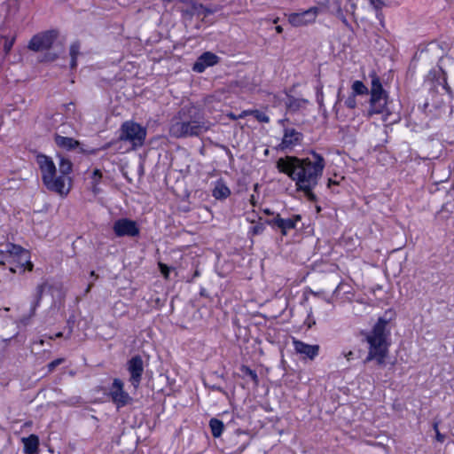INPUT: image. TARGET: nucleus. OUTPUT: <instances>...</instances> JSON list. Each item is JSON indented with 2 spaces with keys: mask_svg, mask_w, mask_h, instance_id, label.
I'll use <instances>...</instances> for the list:
<instances>
[{
  "mask_svg": "<svg viewBox=\"0 0 454 454\" xmlns=\"http://www.w3.org/2000/svg\"><path fill=\"white\" fill-rule=\"evenodd\" d=\"M199 276H200V271L198 270H196L194 274H193V278H196V277H199Z\"/></svg>",
  "mask_w": 454,
  "mask_h": 454,
  "instance_id": "49",
  "label": "nucleus"
},
{
  "mask_svg": "<svg viewBox=\"0 0 454 454\" xmlns=\"http://www.w3.org/2000/svg\"><path fill=\"white\" fill-rule=\"evenodd\" d=\"M250 201L253 205H254V195H251Z\"/></svg>",
  "mask_w": 454,
  "mask_h": 454,
  "instance_id": "50",
  "label": "nucleus"
},
{
  "mask_svg": "<svg viewBox=\"0 0 454 454\" xmlns=\"http://www.w3.org/2000/svg\"><path fill=\"white\" fill-rule=\"evenodd\" d=\"M293 344L296 353L304 355L306 357L311 360H313L318 355V345H309L294 338L293 339Z\"/></svg>",
  "mask_w": 454,
  "mask_h": 454,
  "instance_id": "17",
  "label": "nucleus"
},
{
  "mask_svg": "<svg viewBox=\"0 0 454 454\" xmlns=\"http://www.w3.org/2000/svg\"><path fill=\"white\" fill-rule=\"evenodd\" d=\"M339 17L340 18L341 21L343 22V24L350 28V24L348 23V21L347 20L346 17L342 14L341 11L340 10L339 11Z\"/></svg>",
  "mask_w": 454,
  "mask_h": 454,
  "instance_id": "38",
  "label": "nucleus"
},
{
  "mask_svg": "<svg viewBox=\"0 0 454 454\" xmlns=\"http://www.w3.org/2000/svg\"><path fill=\"white\" fill-rule=\"evenodd\" d=\"M291 219H294L296 223L298 221H301V217L300 215H295Z\"/></svg>",
  "mask_w": 454,
  "mask_h": 454,
  "instance_id": "43",
  "label": "nucleus"
},
{
  "mask_svg": "<svg viewBox=\"0 0 454 454\" xmlns=\"http://www.w3.org/2000/svg\"><path fill=\"white\" fill-rule=\"evenodd\" d=\"M371 4L376 8L380 9L385 5V0H370Z\"/></svg>",
  "mask_w": 454,
  "mask_h": 454,
  "instance_id": "37",
  "label": "nucleus"
},
{
  "mask_svg": "<svg viewBox=\"0 0 454 454\" xmlns=\"http://www.w3.org/2000/svg\"><path fill=\"white\" fill-rule=\"evenodd\" d=\"M264 213L267 215H272L273 213L270 209H264Z\"/></svg>",
  "mask_w": 454,
  "mask_h": 454,
  "instance_id": "51",
  "label": "nucleus"
},
{
  "mask_svg": "<svg viewBox=\"0 0 454 454\" xmlns=\"http://www.w3.org/2000/svg\"><path fill=\"white\" fill-rule=\"evenodd\" d=\"M91 190L94 194H98L100 192L98 184L91 183Z\"/></svg>",
  "mask_w": 454,
  "mask_h": 454,
  "instance_id": "39",
  "label": "nucleus"
},
{
  "mask_svg": "<svg viewBox=\"0 0 454 454\" xmlns=\"http://www.w3.org/2000/svg\"><path fill=\"white\" fill-rule=\"evenodd\" d=\"M36 162L42 173V180L46 188L61 196L67 195L70 191V177L64 176H56V166L51 158L38 154Z\"/></svg>",
  "mask_w": 454,
  "mask_h": 454,
  "instance_id": "4",
  "label": "nucleus"
},
{
  "mask_svg": "<svg viewBox=\"0 0 454 454\" xmlns=\"http://www.w3.org/2000/svg\"><path fill=\"white\" fill-rule=\"evenodd\" d=\"M266 223L277 227L280 230L282 235L286 236L287 231L295 228V220L294 219H284L281 218L279 214H277L272 219H269L265 221Z\"/></svg>",
  "mask_w": 454,
  "mask_h": 454,
  "instance_id": "18",
  "label": "nucleus"
},
{
  "mask_svg": "<svg viewBox=\"0 0 454 454\" xmlns=\"http://www.w3.org/2000/svg\"><path fill=\"white\" fill-rule=\"evenodd\" d=\"M354 353L352 351H348L344 354V356L347 358L348 361H350L353 359Z\"/></svg>",
  "mask_w": 454,
  "mask_h": 454,
  "instance_id": "41",
  "label": "nucleus"
},
{
  "mask_svg": "<svg viewBox=\"0 0 454 454\" xmlns=\"http://www.w3.org/2000/svg\"><path fill=\"white\" fill-rule=\"evenodd\" d=\"M58 37L56 30H48L41 34L35 35L29 42L28 48L34 51H43L50 50L51 47L54 49L58 47L54 44Z\"/></svg>",
  "mask_w": 454,
  "mask_h": 454,
  "instance_id": "7",
  "label": "nucleus"
},
{
  "mask_svg": "<svg viewBox=\"0 0 454 454\" xmlns=\"http://www.w3.org/2000/svg\"><path fill=\"white\" fill-rule=\"evenodd\" d=\"M127 370L129 372V382L135 389H137L144 373V362L139 355L132 356L127 363Z\"/></svg>",
  "mask_w": 454,
  "mask_h": 454,
  "instance_id": "11",
  "label": "nucleus"
},
{
  "mask_svg": "<svg viewBox=\"0 0 454 454\" xmlns=\"http://www.w3.org/2000/svg\"><path fill=\"white\" fill-rule=\"evenodd\" d=\"M80 54V43L78 42H75L71 44L70 46V67L72 69L75 68L77 66V57Z\"/></svg>",
  "mask_w": 454,
  "mask_h": 454,
  "instance_id": "27",
  "label": "nucleus"
},
{
  "mask_svg": "<svg viewBox=\"0 0 454 454\" xmlns=\"http://www.w3.org/2000/svg\"><path fill=\"white\" fill-rule=\"evenodd\" d=\"M24 443V452L26 454H36L39 449V437L35 434H30L28 437L22 438Z\"/></svg>",
  "mask_w": 454,
  "mask_h": 454,
  "instance_id": "19",
  "label": "nucleus"
},
{
  "mask_svg": "<svg viewBox=\"0 0 454 454\" xmlns=\"http://www.w3.org/2000/svg\"><path fill=\"white\" fill-rule=\"evenodd\" d=\"M308 103V100L302 98H295L293 96H287L286 106L289 111L296 112Z\"/></svg>",
  "mask_w": 454,
  "mask_h": 454,
  "instance_id": "22",
  "label": "nucleus"
},
{
  "mask_svg": "<svg viewBox=\"0 0 454 454\" xmlns=\"http://www.w3.org/2000/svg\"><path fill=\"white\" fill-rule=\"evenodd\" d=\"M92 286H93V283L89 284V286H87V288L85 290V293H89L90 291Z\"/></svg>",
  "mask_w": 454,
  "mask_h": 454,
  "instance_id": "47",
  "label": "nucleus"
},
{
  "mask_svg": "<svg viewBox=\"0 0 454 454\" xmlns=\"http://www.w3.org/2000/svg\"><path fill=\"white\" fill-rule=\"evenodd\" d=\"M275 29L278 34H281L283 32V27L281 26H277Z\"/></svg>",
  "mask_w": 454,
  "mask_h": 454,
  "instance_id": "44",
  "label": "nucleus"
},
{
  "mask_svg": "<svg viewBox=\"0 0 454 454\" xmlns=\"http://www.w3.org/2000/svg\"><path fill=\"white\" fill-rule=\"evenodd\" d=\"M317 13V8H310L302 12H293L288 16V21L294 27L305 26L316 20Z\"/></svg>",
  "mask_w": 454,
  "mask_h": 454,
  "instance_id": "14",
  "label": "nucleus"
},
{
  "mask_svg": "<svg viewBox=\"0 0 454 454\" xmlns=\"http://www.w3.org/2000/svg\"><path fill=\"white\" fill-rule=\"evenodd\" d=\"M353 95H366L369 92L368 88L361 81H355L352 84Z\"/></svg>",
  "mask_w": 454,
  "mask_h": 454,
  "instance_id": "29",
  "label": "nucleus"
},
{
  "mask_svg": "<svg viewBox=\"0 0 454 454\" xmlns=\"http://www.w3.org/2000/svg\"><path fill=\"white\" fill-rule=\"evenodd\" d=\"M113 230L117 237H137L140 230L137 223L129 218H121L114 222Z\"/></svg>",
  "mask_w": 454,
  "mask_h": 454,
  "instance_id": "12",
  "label": "nucleus"
},
{
  "mask_svg": "<svg viewBox=\"0 0 454 454\" xmlns=\"http://www.w3.org/2000/svg\"><path fill=\"white\" fill-rule=\"evenodd\" d=\"M59 50L56 51L55 52H47L45 54V57H44V60L45 61H53V60H55L58 58V56H59V54L60 52L61 46L59 45Z\"/></svg>",
  "mask_w": 454,
  "mask_h": 454,
  "instance_id": "33",
  "label": "nucleus"
},
{
  "mask_svg": "<svg viewBox=\"0 0 454 454\" xmlns=\"http://www.w3.org/2000/svg\"><path fill=\"white\" fill-rule=\"evenodd\" d=\"M39 343H40L41 345H43V344H44V340H40Z\"/></svg>",
  "mask_w": 454,
  "mask_h": 454,
  "instance_id": "54",
  "label": "nucleus"
},
{
  "mask_svg": "<svg viewBox=\"0 0 454 454\" xmlns=\"http://www.w3.org/2000/svg\"><path fill=\"white\" fill-rule=\"evenodd\" d=\"M168 2H171L172 0H168Z\"/></svg>",
  "mask_w": 454,
  "mask_h": 454,
  "instance_id": "58",
  "label": "nucleus"
},
{
  "mask_svg": "<svg viewBox=\"0 0 454 454\" xmlns=\"http://www.w3.org/2000/svg\"><path fill=\"white\" fill-rule=\"evenodd\" d=\"M212 195L216 200H225L231 195V190L222 180H219L212 191Z\"/></svg>",
  "mask_w": 454,
  "mask_h": 454,
  "instance_id": "20",
  "label": "nucleus"
},
{
  "mask_svg": "<svg viewBox=\"0 0 454 454\" xmlns=\"http://www.w3.org/2000/svg\"><path fill=\"white\" fill-rule=\"evenodd\" d=\"M263 231H264V225L262 223L256 224V225L253 226V228H252V233L254 235L261 234V233H262Z\"/></svg>",
  "mask_w": 454,
  "mask_h": 454,
  "instance_id": "36",
  "label": "nucleus"
},
{
  "mask_svg": "<svg viewBox=\"0 0 454 454\" xmlns=\"http://www.w3.org/2000/svg\"><path fill=\"white\" fill-rule=\"evenodd\" d=\"M27 249L23 248L20 246L18 245H11V248L9 249V259H15L17 256H19L21 254V259L24 261L27 258Z\"/></svg>",
  "mask_w": 454,
  "mask_h": 454,
  "instance_id": "26",
  "label": "nucleus"
},
{
  "mask_svg": "<svg viewBox=\"0 0 454 454\" xmlns=\"http://www.w3.org/2000/svg\"><path fill=\"white\" fill-rule=\"evenodd\" d=\"M179 1L186 4V7L181 9L182 17L185 20H192L194 15H203V17L205 18L215 12V9L204 6L203 4H199L194 0Z\"/></svg>",
  "mask_w": 454,
  "mask_h": 454,
  "instance_id": "8",
  "label": "nucleus"
},
{
  "mask_svg": "<svg viewBox=\"0 0 454 454\" xmlns=\"http://www.w3.org/2000/svg\"><path fill=\"white\" fill-rule=\"evenodd\" d=\"M124 384L121 380L114 379L110 387L109 395L118 409L129 404L132 398L123 389Z\"/></svg>",
  "mask_w": 454,
  "mask_h": 454,
  "instance_id": "9",
  "label": "nucleus"
},
{
  "mask_svg": "<svg viewBox=\"0 0 454 454\" xmlns=\"http://www.w3.org/2000/svg\"><path fill=\"white\" fill-rule=\"evenodd\" d=\"M102 178V173L99 169L96 168L91 175V183L99 184Z\"/></svg>",
  "mask_w": 454,
  "mask_h": 454,
  "instance_id": "34",
  "label": "nucleus"
},
{
  "mask_svg": "<svg viewBox=\"0 0 454 454\" xmlns=\"http://www.w3.org/2000/svg\"><path fill=\"white\" fill-rule=\"evenodd\" d=\"M247 115H253L260 122L268 123L270 121L269 116L265 113L259 110L243 111L239 117L242 118Z\"/></svg>",
  "mask_w": 454,
  "mask_h": 454,
  "instance_id": "23",
  "label": "nucleus"
},
{
  "mask_svg": "<svg viewBox=\"0 0 454 454\" xmlns=\"http://www.w3.org/2000/svg\"><path fill=\"white\" fill-rule=\"evenodd\" d=\"M311 158L300 159L286 156L277 160L276 167L280 173L287 175L295 182L296 191L302 192L308 200L317 202V197L313 189L317 185L325 166L324 157L312 151Z\"/></svg>",
  "mask_w": 454,
  "mask_h": 454,
  "instance_id": "1",
  "label": "nucleus"
},
{
  "mask_svg": "<svg viewBox=\"0 0 454 454\" xmlns=\"http://www.w3.org/2000/svg\"><path fill=\"white\" fill-rule=\"evenodd\" d=\"M15 42V35L13 33L8 35H0V46H3V50L5 55H7Z\"/></svg>",
  "mask_w": 454,
  "mask_h": 454,
  "instance_id": "21",
  "label": "nucleus"
},
{
  "mask_svg": "<svg viewBox=\"0 0 454 454\" xmlns=\"http://www.w3.org/2000/svg\"><path fill=\"white\" fill-rule=\"evenodd\" d=\"M345 106L350 109H354L356 106V96L350 95L344 102Z\"/></svg>",
  "mask_w": 454,
  "mask_h": 454,
  "instance_id": "32",
  "label": "nucleus"
},
{
  "mask_svg": "<svg viewBox=\"0 0 454 454\" xmlns=\"http://www.w3.org/2000/svg\"><path fill=\"white\" fill-rule=\"evenodd\" d=\"M73 169V164L68 160L62 156L59 157V170L60 172V176H64L66 177H69L68 175L72 172Z\"/></svg>",
  "mask_w": 454,
  "mask_h": 454,
  "instance_id": "25",
  "label": "nucleus"
},
{
  "mask_svg": "<svg viewBox=\"0 0 454 454\" xmlns=\"http://www.w3.org/2000/svg\"><path fill=\"white\" fill-rule=\"evenodd\" d=\"M436 440L440 442H442L445 439V435L441 434L439 431L435 433Z\"/></svg>",
  "mask_w": 454,
  "mask_h": 454,
  "instance_id": "40",
  "label": "nucleus"
},
{
  "mask_svg": "<svg viewBox=\"0 0 454 454\" xmlns=\"http://www.w3.org/2000/svg\"><path fill=\"white\" fill-rule=\"evenodd\" d=\"M62 336H63V333H62L61 332H59V333H57L54 335V337H53V336H50V339L53 340V339H55V338H60V337H62Z\"/></svg>",
  "mask_w": 454,
  "mask_h": 454,
  "instance_id": "42",
  "label": "nucleus"
},
{
  "mask_svg": "<svg viewBox=\"0 0 454 454\" xmlns=\"http://www.w3.org/2000/svg\"><path fill=\"white\" fill-rule=\"evenodd\" d=\"M240 371L247 376H249L254 382L258 381V376L255 371L250 369L248 366L242 365Z\"/></svg>",
  "mask_w": 454,
  "mask_h": 454,
  "instance_id": "30",
  "label": "nucleus"
},
{
  "mask_svg": "<svg viewBox=\"0 0 454 454\" xmlns=\"http://www.w3.org/2000/svg\"><path fill=\"white\" fill-rule=\"evenodd\" d=\"M159 268H160V270L161 272V274L166 278H168V275H169V268L162 263V262H159Z\"/></svg>",
  "mask_w": 454,
  "mask_h": 454,
  "instance_id": "35",
  "label": "nucleus"
},
{
  "mask_svg": "<svg viewBox=\"0 0 454 454\" xmlns=\"http://www.w3.org/2000/svg\"><path fill=\"white\" fill-rule=\"evenodd\" d=\"M228 116H229L231 119H232V120H237V119H238V118H237V116H235L233 114H228Z\"/></svg>",
  "mask_w": 454,
  "mask_h": 454,
  "instance_id": "48",
  "label": "nucleus"
},
{
  "mask_svg": "<svg viewBox=\"0 0 454 454\" xmlns=\"http://www.w3.org/2000/svg\"><path fill=\"white\" fill-rule=\"evenodd\" d=\"M211 127L206 120L203 111L194 106H184L172 118L169 125V135L175 138L199 137Z\"/></svg>",
  "mask_w": 454,
  "mask_h": 454,
  "instance_id": "2",
  "label": "nucleus"
},
{
  "mask_svg": "<svg viewBox=\"0 0 454 454\" xmlns=\"http://www.w3.org/2000/svg\"><path fill=\"white\" fill-rule=\"evenodd\" d=\"M258 188V184H254V190L256 191Z\"/></svg>",
  "mask_w": 454,
  "mask_h": 454,
  "instance_id": "57",
  "label": "nucleus"
},
{
  "mask_svg": "<svg viewBox=\"0 0 454 454\" xmlns=\"http://www.w3.org/2000/svg\"><path fill=\"white\" fill-rule=\"evenodd\" d=\"M265 155H267L269 153V150L266 149L265 152H264Z\"/></svg>",
  "mask_w": 454,
  "mask_h": 454,
  "instance_id": "56",
  "label": "nucleus"
},
{
  "mask_svg": "<svg viewBox=\"0 0 454 454\" xmlns=\"http://www.w3.org/2000/svg\"><path fill=\"white\" fill-rule=\"evenodd\" d=\"M317 212H320L321 211V207L319 206H317Z\"/></svg>",
  "mask_w": 454,
  "mask_h": 454,
  "instance_id": "53",
  "label": "nucleus"
},
{
  "mask_svg": "<svg viewBox=\"0 0 454 454\" xmlns=\"http://www.w3.org/2000/svg\"><path fill=\"white\" fill-rule=\"evenodd\" d=\"M44 288H45V284H40V285L37 286L35 298V301H34V302L32 304V307H31V315L35 314V311L36 308L38 307V305H39V303L41 301L42 295H43V293L44 291Z\"/></svg>",
  "mask_w": 454,
  "mask_h": 454,
  "instance_id": "28",
  "label": "nucleus"
},
{
  "mask_svg": "<svg viewBox=\"0 0 454 454\" xmlns=\"http://www.w3.org/2000/svg\"><path fill=\"white\" fill-rule=\"evenodd\" d=\"M220 58L211 51L202 53L193 64L192 70L202 73L208 67H213L219 62Z\"/></svg>",
  "mask_w": 454,
  "mask_h": 454,
  "instance_id": "15",
  "label": "nucleus"
},
{
  "mask_svg": "<svg viewBox=\"0 0 454 454\" xmlns=\"http://www.w3.org/2000/svg\"><path fill=\"white\" fill-rule=\"evenodd\" d=\"M64 361H65V359H64V358H57V359H55V360L51 361V362L50 364H48V365H47V367H48V372H52L55 370V368H56L57 366H59V364H63V363H64Z\"/></svg>",
  "mask_w": 454,
  "mask_h": 454,
  "instance_id": "31",
  "label": "nucleus"
},
{
  "mask_svg": "<svg viewBox=\"0 0 454 454\" xmlns=\"http://www.w3.org/2000/svg\"><path fill=\"white\" fill-rule=\"evenodd\" d=\"M8 262L11 264L10 271L16 273H23L26 270L32 271L34 264L30 261V253L27 251V258L24 261L21 259V254L15 259H8Z\"/></svg>",
  "mask_w": 454,
  "mask_h": 454,
  "instance_id": "16",
  "label": "nucleus"
},
{
  "mask_svg": "<svg viewBox=\"0 0 454 454\" xmlns=\"http://www.w3.org/2000/svg\"><path fill=\"white\" fill-rule=\"evenodd\" d=\"M54 142L60 148L67 151L78 149L79 153L88 155H95L99 151V149L97 148L86 149L78 140L72 137H63L57 133L54 135Z\"/></svg>",
  "mask_w": 454,
  "mask_h": 454,
  "instance_id": "10",
  "label": "nucleus"
},
{
  "mask_svg": "<svg viewBox=\"0 0 454 454\" xmlns=\"http://www.w3.org/2000/svg\"><path fill=\"white\" fill-rule=\"evenodd\" d=\"M386 312L381 317H379L370 333H362L369 344V352L364 363L366 364L372 360H376L377 364L381 365L385 364V358L388 353L389 343L387 341L390 331L387 328L391 320V317H387Z\"/></svg>",
  "mask_w": 454,
  "mask_h": 454,
  "instance_id": "3",
  "label": "nucleus"
},
{
  "mask_svg": "<svg viewBox=\"0 0 454 454\" xmlns=\"http://www.w3.org/2000/svg\"><path fill=\"white\" fill-rule=\"evenodd\" d=\"M332 184H337V182H334L332 179H329L328 180V187H331Z\"/></svg>",
  "mask_w": 454,
  "mask_h": 454,
  "instance_id": "46",
  "label": "nucleus"
},
{
  "mask_svg": "<svg viewBox=\"0 0 454 454\" xmlns=\"http://www.w3.org/2000/svg\"><path fill=\"white\" fill-rule=\"evenodd\" d=\"M146 137V129L134 121H125L120 129L119 139L129 141L134 147L142 146Z\"/></svg>",
  "mask_w": 454,
  "mask_h": 454,
  "instance_id": "6",
  "label": "nucleus"
},
{
  "mask_svg": "<svg viewBox=\"0 0 454 454\" xmlns=\"http://www.w3.org/2000/svg\"><path fill=\"white\" fill-rule=\"evenodd\" d=\"M433 428H434V430L435 431V433H436L437 431H439V429H438V422H434V425H433Z\"/></svg>",
  "mask_w": 454,
  "mask_h": 454,
  "instance_id": "45",
  "label": "nucleus"
},
{
  "mask_svg": "<svg viewBox=\"0 0 454 454\" xmlns=\"http://www.w3.org/2000/svg\"><path fill=\"white\" fill-rule=\"evenodd\" d=\"M278 18L275 19V20H273V23H277V22H278Z\"/></svg>",
  "mask_w": 454,
  "mask_h": 454,
  "instance_id": "55",
  "label": "nucleus"
},
{
  "mask_svg": "<svg viewBox=\"0 0 454 454\" xmlns=\"http://www.w3.org/2000/svg\"><path fill=\"white\" fill-rule=\"evenodd\" d=\"M212 435L215 438L220 437L223 434L224 426L222 420L213 418L209 421Z\"/></svg>",
  "mask_w": 454,
  "mask_h": 454,
  "instance_id": "24",
  "label": "nucleus"
},
{
  "mask_svg": "<svg viewBox=\"0 0 454 454\" xmlns=\"http://www.w3.org/2000/svg\"><path fill=\"white\" fill-rule=\"evenodd\" d=\"M372 78L371 90H370V108L368 110L369 115L379 114H390L387 107V93L383 89L380 77L375 72L370 74Z\"/></svg>",
  "mask_w": 454,
  "mask_h": 454,
  "instance_id": "5",
  "label": "nucleus"
},
{
  "mask_svg": "<svg viewBox=\"0 0 454 454\" xmlns=\"http://www.w3.org/2000/svg\"><path fill=\"white\" fill-rule=\"evenodd\" d=\"M303 139L302 133L294 128H285L281 143L278 149L281 151H292L296 145H301Z\"/></svg>",
  "mask_w": 454,
  "mask_h": 454,
  "instance_id": "13",
  "label": "nucleus"
},
{
  "mask_svg": "<svg viewBox=\"0 0 454 454\" xmlns=\"http://www.w3.org/2000/svg\"><path fill=\"white\" fill-rule=\"evenodd\" d=\"M90 276H91V277H95L96 278H98V275H96V273H95V271H94V270H92V271L90 272Z\"/></svg>",
  "mask_w": 454,
  "mask_h": 454,
  "instance_id": "52",
  "label": "nucleus"
}]
</instances>
